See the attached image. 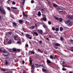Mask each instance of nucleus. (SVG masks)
I'll use <instances>...</instances> for the list:
<instances>
[{"instance_id": "0e129e2a", "label": "nucleus", "mask_w": 73, "mask_h": 73, "mask_svg": "<svg viewBox=\"0 0 73 73\" xmlns=\"http://www.w3.org/2000/svg\"><path fill=\"white\" fill-rule=\"evenodd\" d=\"M49 38H52V36H51V35H49Z\"/></svg>"}, {"instance_id": "6ab92c4d", "label": "nucleus", "mask_w": 73, "mask_h": 73, "mask_svg": "<svg viewBox=\"0 0 73 73\" xmlns=\"http://www.w3.org/2000/svg\"><path fill=\"white\" fill-rule=\"evenodd\" d=\"M33 33L36 36H38V33H37V32H34Z\"/></svg>"}, {"instance_id": "49530a36", "label": "nucleus", "mask_w": 73, "mask_h": 73, "mask_svg": "<svg viewBox=\"0 0 73 73\" xmlns=\"http://www.w3.org/2000/svg\"><path fill=\"white\" fill-rule=\"evenodd\" d=\"M35 65H36V68H38V64H35Z\"/></svg>"}, {"instance_id": "7ed1b4c3", "label": "nucleus", "mask_w": 73, "mask_h": 73, "mask_svg": "<svg viewBox=\"0 0 73 73\" xmlns=\"http://www.w3.org/2000/svg\"><path fill=\"white\" fill-rule=\"evenodd\" d=\"M25 36L26 37L28 38H29V39H30V40H31V39H32V36L28 34H25Z\"/></svg>"}, {"instance_id": "cd10ccee", "label": "nucleus", "mask_w": 73, "mask_h": 73, "mask_svg": "<svg viewBox=\"0 0 73 73\" xmlns=\"http://www.w3.org/2000/svg\"><path fill=\"white\" fill-rule=\"evenodd\" d=\"M54 19H56V20H58V18L57 17H56L54 16Z\"/></svg>"}, {"instance_id": "393cba45", "label": "nucleus", "mask_w": 73, "mask_h": 73, "mask_svg": "<svg viewBox=\"0 0 73 73\" xmlns=\"http://www.w3.org/2000/svg\"><path fill=\"white\" fill-rule=\"evenodd\" d=\"M41 12H40V11H39L38 12V16H41Z\"/></svg>"}, {"instance_id": "4be33fe9", "label": "nucleus", "mask_w": 73, "mask_h": 73, "mask_svg": "<svg viewBox=\"0 0 73 73\" xmlns=\"http://www.w3.org/2000/svg\"><path fill=\"white\" fill-rule=\"evenodd\" d=\"M70 25H73V22L71 21L69 23Z\"/></svg>"}, {"instance_id": "0eeeda50", "label": "nucleus", "mask_w": 73, "mask_h": 73, "mask_svg": "<svg viewBox=\"0 0 73 73\" xmlns=\"http://www.w3.org/2000/svg\"><path fill=\"white\" fill-rule=\"evenodd\" d=\"M52 5L54 7V8H57V7L58 6V5L56 4L55 3H53Z\"/></svg>"}, {"instance_id": "052dcab7", "label": "nucleus", "mask_w": 73, "mask_h": 73, "mask_svg": "<svg viewBox=\"0 0 73 73\" xmlns=\"http://www.w3.org/2000/svg\"><path fill=\"white\" fill-rule=\"evenodd\" d=\"M46 39H47V40H48V41L49 40V38H48V37H46Z\"/></svg>"}, {"instance_id": "20e7f679", "label": "nucleus", "mask_w": 73, "mask_h": 73, "mask_svg": "<svg viewBox=\"0 0 73 73\" xmlns=\"http://www.w3.org/2000/svg\"><path fill=\"white\" fill-rule=\"evenodd\" d=\"M13 38L15 41H20L21 39L20 38H19L16 36H13Z\"/></svg>"}, {"instance_id": "1a4fd4ad", "label": "nucleus", "mask_w": 73, "mask_h": 73, "mask_svg": "<svg viewBox=\"0 0 73 73\" xmlns=\"http://www.w3.org/2000/svg\"><path fill=\"white\" fill-rule=\"evenodd\" d=\"M23 16H25V17H28V15L27 14H25L24 12H23Z\"/></svg>"}, {"instance_id": "f704fd0d", "label": "nucleus", "mask_w": 73, "mask_h": 73, "mask_svg": "<svg viewBox=\"0 0 73 73\" xmlns=\"http://www.w3.org/2000/svg\"><path fill=\"white\" fill-rule=\"evenodd\" d=\"M62 70L63 71H65V70H66V68H62Z\"/></svg>"}, {"instance_id": "4c0bfd02", "label": "nucleus", "mask_w": 73, "mask_h": 73, "mask_svg": "<svg viewBox=\"0 0 73 73\" xmlns=\"http://www.w3.org/2000/svg\"><path fill=\"white\" fill-rule=\"evenodd\" d=\"M46 70L44 69V68H42V71H43V72H45V71H46Z\"/></svg>"}, {"instance_id": "a19ab883", "label": "nucleus", "mask_w": 73, "mask_h": 73, "mask_svg": "<svg viewBox=\"0 0 73 73\" xmlns=\"http://www.w3.org/2000/svg\"><path fill=\"white\" fill-rule=\"evenodd\" d=\"M62 30H63V28H62V27H61L60 28V31H62Z\"/></svg>"}, {"instance_id": "bb28decb", "label": "nucleus", "mask_w": 73, "mask_h": 73, "mask_svg": "<svg viewBox=\"0 0 73 73\" xmlns=\"http://www.w3.org/2000/svg\"><path fill=\"white\" fill-rule=\"evenodd\" d=\"M16 51H17V49L14 48H13V52H16Z\"/></svg>"}, {"instance_id": "79ce46f5", "label": "nucleus", "mask_w": 73, "mask_h": 73, "mask_svg": "<svg viewBox=\"0 0 73 73\" xmlns=\"http://www.w3.org/2000/svg\"><path fill=\"white\" fill-rule=\"evenodd\" d=\"M52 31H55V28H54V27H52Z\"/></svg>"}, {"instance_id": "f257e3e1", "label": "nucleus", "mask_w": 73, "mask_h": 73, "mask_svg": "<svg viewBox=\"0 0 73 73\" xmlns=\"http://www.w3.org/2000/svg\"><path fill=\"white\" fill-rule=\"evenodd\" d=\"M46 62L47 65L50 67L52 68L53 67V63L50 60L47 59L46 60Z\"/></svg>"}, {"instance_id": "39448f33", "label": "nucleus", "mask_w": 73, "mask_h": 73, "mask_svg": "<svg viewBox=\"0 0 73 73\" xmlns=\"http://www.w3.org/2000/svg\"><path fill=\"white\" fill-rule=\"evenodd\" d=\"M0 12H2L3 14H5V10L4 9L1 8H0Z\"/></svg>"}, {"instance_id": "4468645a", "label": "nucleus", "mask_w": 73, "mask_h": 73, "mask_svg": "<svg viewBox=\"0 0 73 73\" xmlns=\"http://www.w3.org/2000/svg\"><path fill=\"white\" fill-rule=\"evenodd\" d=\"M13 26H14V27H17V24H16V23L13 22Z\"/></svg>"}, {"instance_id": "f8f14e48", "label": "nucleus", "mask_w": 73, "mask_h": 73, "mask_svg": "<svg viewBox=\"0 0 73 73\" xmlns=\"http://www.w3.org/2000/svg\"><path fill=\"white\" fill-rule=\"evenodd\" d=\"M38 51L40 53H43V51L40 50L39 48H38Z\"/></svg>"}, {"instance_id": "c85d7f7f", "label": "nucleus", "mask_w": 73, "mask_h": 73, "mask_svg": "<svg viewBox=\"0 0 73 73\" xmlns=\"http://www.w3.org/2000/svg\"><path fill=\"white\" fill-rule=\"evenodd\" d=\"M48 23L49 25H51L52 24V23L50 21H48Z\"/></svg>"}, {"instance_id": "473e14b6", "label": "nucleus", "mask_w": 73, "mask_h": 73, "mask_svg": "<svg viewBox=\"0 0 73 73\" xmlns=\"http://www.w3.org/2000/svg\"><path fill=\"white\" fill-rule=\"evenodd\" d=\"M70 41L71 43L73 45V40H72V39H70Z\"/></svg>"}, {"instance_id": "69168bd1", "label": "nucleus", "mask_w": 73, "mask_h": 73, "mask_svg": "<svg viewBox=\"0 0 73 73\" xmlns=\"http://www.w3.org/2000/svg\"><path fill=\"white\" fill-rule=\"evenodd\" d=\"M54 48H55V49H57V48H58V47H56V46H55Z\"/></svg>"}, {"instance_id": "680f3d73", "label": "nucleus", "mask_w": 73, "mask_h": 73, "mask_svg": "<svg viewBox=\"0 0 73 73\" xmlns=\"http://www.w3.org/2000/svg\"><path fill=\"white\" fill-rule=\"evenodd\" d=\"M42 16H46L44 14H42Z\"/></svg>"}, {"instance_id": "ea45409f", "label": "nucleus", "mask_w": 73, "mask_h": 73, "mask_svg": "<svg viewBox=\"0 0 73 73\" xmlns=\"http://www.w3.org/2000/svg\"><path fill=\"white\" fill-rule=\"evenodd\" d=\"M59 31V29H58V28H56L55 29V31Z\"/></svg>"}, {"instance_id": "7c9ffc66", "label": "nucleus", "mask_w": 73, "mask_h": 73, "mask_svg": "<svg viewBox=\"0 0 73 73\" xmlns=\"http://www.w3.org/2000/svg\"><path fill=\"white\" fill-rule=\"evenodd\" d=\"M31 72L32 73H35V69H32L31 71Z\"/></svg>"}, {"instance_id": "423d86ee", "label": "nucleus", "mask_w": 73, "mask_h": 73, "mask_svg": "<svg viewBox=\"0 0 73 73\" xmlns=\"http://www.w3.org/2000/svg\"><path fill=\"white\" fill-rule=\"evenodd\" d=\"M67 17L68 19H70V20H73V15L70 16L68 15L67 16Z\"/></svg>"}, {"instance_id": "9d476101", "label": "nucleus", "mask_w": 73, "mask_h": 73, "mask_svg": "<svg viewBox=\"0 0 73 73\" xmlns=\"http://www.w3.org/2000/svg\"><path fill=\"white\" fill-rule=\"evenodd\" d=\"M70 20H67L66 21H65V24H67L68 23H70Z\"/></svg>"}, {"instance_id": "2eb2a0df", "label": "nucleus", "mask_w": 73, "mask_h": 73, "mask_svg": "<svg viewBox=\"0 0 73 73\" xmlns=\"http://www.w3.org/2000/svg\"><path fill=\"white\" fill-rule=\"evenodd\" d=\"M43 28H47L48 26H47L46 25L44 24L43 25Z\"/></svg>"}, {"instance_id": "603ef678", "label": "nucleus", "mask_w": 73, "mask_h": 73, "mask_svg": "<svg viewBox=\"0 0 73 73\" xmlns=\"http://www.w3.org/2000/svg\"><path fill=\"white\" fill-rule=\"evenodd\" d=\"M3 71H7V70H6L5 69H3Z\"/></svg>"}, {"instance_id": "e2e57ef3", "label": "nucleus", "mask_w": 73, "mask_h": 73, "mask_svg": "<svg viewBox=\"0 0 73 73\" xmlns=\"http://www.w3.org/2000/svg\"><path fill=\"white\" fill-rule=\"evenodd\" d=\"M23 73H26V72H25V70H23Z\"/></svg>"}, {"instance_id": "dca6fc26", "label": "nucleus", "mask_w": 73, "mask_h": 73, "mask_svg": "<svg viewBox=\"0 0 73 73\" xmlns=\"http://www.w3.org/2000/svg\"><path fill=\"white\" fill-rule=\"evenodd\" d=\"M42 20H44L45 21H46V17H44L42 18Z\"/></svg>"}, {"instance_id": "a211bd4d", "label": "nucleus", "mask_w": 73, "mask_h": 73, "mask_svg": "<svg viewBox=\"0 0 73 73\" xmlns=\"http://www.w3.org/2000/svg\"><path fill=\"white\" fill-rule=\"evenodd\" d=\"M60 40H61V41H64V38H63V37H62V36H61L60 37Z\"/></svg>"}, {"instance_id": "b1692460", "label": "nucleus", "mask_w": 73, "mask_h": 73, "mask_svg": "<svg viewBox=\"0 0 73 73\" xmlns=\"http://www.w3.org/2000/svg\"><path fill=\"white\" fill-rule=\"evenodd\" d=\"M35 28V27L34 26H32L31 27V29H33Z\"/></svg>"}, {"instance_id": "6e6d98bb", "label": "nucleus", "mask_w": 73, "mask_h": 73, "mask_svg": "<svg viewBox=\"0 0 73 73\" xmlns=\"http://www.w3.org/2000/svg\"><path fill=\"white\" fill-rule=\"evenodd\" d=\"M41 11H44L45 10L44 9H41Z\"/></svg>"}, {"instance_id": "864d4df0", "label": "nucleus", "mask_w": 73, "mask_h": 73, "mask_svg": "<svg viewBox=\"0 0 73 73\" xmlns=\"http://www.w3.org/2000/svg\"><path fill=\"white\" fill-rule=\"evenodd\" d=\"M21 30L22 31H24V30H25V28L24 27H23L22 29H21Z\"/></svg>"}, {"instance_id": "72a5a7b5", "label": "nucleus", "mask_w": 73, "mask_h": 73, "mask_svg": "<svg viewBox=\"0 0 73 73\" xmlns=\"http://www.w3.org/2000/svg\"><path fill=\"white\" fill-rule=\"evenodd\" d=\"M50 58L51 59H53V56L52 55H51L50 57Z\"/></svg>"}, {"instance_id": "37998d69", "label": "nucleus", "mask_w": 73, "mask_h": 73, "mask_svg": "<svg viewBox=\"0 0 73 73\" xmlns=\"http://www.w3.org/2000/svg\"><path fill=\"white\" fill-rule=\"evenodd\" d=\"M17 44H20V43H21V40H19V41H17Z\"/></svg>"}, {"instance_id": "13d9d810", "label": "nucleus", "mask_w": 73, "mask_h": 73, "mask_svg": "<svg viewBox=\"0 0 73 73\" xmlns=\"http://www.w3.org/2000/svg\"><path fill=\"white\" fill-rule=\"evenodd\" d=\"M24 63H25V62L24 61H22V64H24Z\"/></svg>"}, {"instance_id": "5fc2aeb1", "label": "nucleus", "mask_w": 73, "mask_h": 73, "mask_svg": "<svg viewBox=\"0 0 73 73\" xmlns=\"http://www.w3.org/2000/svg\"><path fill=\"white\" fill-rule=\"evenodd\" d=\"M29 46V45H28V44H26L25 45V46L26 47H28Z\"/></svg>"}, {"instance_id": "aec40b11", "label": "nucleus", "mask_w": 73, "mask_h": 73, "mask_svg": "<svg viewBox=\"0 0 73 73\" xmlns=\"http://www.w3.org/2000/svg\"><path fill=\"white\" fill-rule=\"evenodd\" d=\"M19 23L21 24V23H23V21H22L21 20H19Z\"/></svg>"}, {"instance_id": "5701e85b", "label": "nucleus", "mask_w": 73, "mask_h": 73, "mask_svg": "<svg viewBox=\"0 0 73 73\" xmlns=\"http://www.w3.org/2000/svg\"><path fill=\"white\" fill-rule=\"evenodd\" d=\"M29 62L31 65H32V61L30 59L29 60Z\"/></svg>"}, {"instance_id": "c03bdc74", "label": "nucleus", "mask_w": 73, "mask_h": 73, "mask_svg": "<svg viewBox=\"0 0 73 73\" xmlns=\"http://www.w3.org/2000/svg\"><path fill=\"white\" fill-rule=\"evenodd\" d=\"M17 52H20V51H21V50H20V49H17Z\"/></svg>"}, {"instance_id": "09e8293b", "label": "nucleus", "mask_w": 73, "mask_h": 73, "mask_svg": "<svg viewBox=\"0 0 73 73\" xmlns=\"http://www.w3.org/2000/svg\"><path fill=\"white\" fill-rule=\"evenodd\" d=\"M34 1L32 0L31 1V3H32V4H33V3H34Z\"/></svg>"}, {"instance_id": "ddd939ff", "label": "nucleus", "mask_w": 73, "mask_h": 73, "mask_svg": "<svg viewBox=\"0 0 73 73\" xmlns=\"http://www.w3.org/2000/svg\"><path fill=\"white\" fill-rule=\"evenodd\" d=\"M55 46H60V44L58 43H56L55 44Z\"/></svg>"}, {"instance_id": "a18cd8bd", "label": "nucleus", "mask_w": 73, "mask_h": 73, "mask_svg": "<svg viewBox=\"0 0 73 73\" xmlns=\"http://www.w3.org/2000/svg\"><path fill=\"white\" fill-rule=\"evenodd\" d=\"M9 35H11V34H12V32H9L8 33Z\"/></svg>"}, {"instance_id": "bf43d9fd", "label": "nucleus", "mask_w": 73, "mask_h": 73, "mask_svg": "<svg viewBox=\"0 0 73 73\" xmlns=\"http://www.w3.org/2000/svg\"><path fill=\"white\" fill-rule=\"evenodd\" d=\"M58 12H63V11H58Z\"/></svg>"}, {"instance_id": "c9c22d12", "label": "nucleus", "mask_w": 73, "mask_h": 73, "mask_svg": "<svg viewBox=\"0 0 73 73\" xmlns=\"http://www.w3.org/2000/svg\"><path fill=\"white\" fill-rule=\"evenodd\" d=\"M56 9L57 11H58L59 10H61V9H60V7L56 8Z\"/></svg>"}, {"instance_id": "9b49d317", "label": "nucleus", "mask_w": 73, "mask_h": 73, "mask_svg": "<svg viewBox=\"0 0 73 73\" xmlns=\"http://www.w3.org/2000/svg\"><path fill=\"white\" fill-rule=\"evenodd\" d=\"M12 40L10 39L8 42V44H12Z\"/></svg>"}, {"instance_id": "f3484780", "label": "nucleus", "mask_w": 73, "mask_h": 73, "mask_svg": "<svg viewBox=\"0 0 73 73\" xmlns=\"http://www.w3.org/2000/svg\"><path fill=\"white\" fill-rule=\"evenodd\" d=\"M58 20L59 21H60V22H62V19L61 18H59L58 19Z\"/></svg>"}, {"instance_id": "2f4dec72", "label": "nucleus", "mask_w": 73, "mask_h": 73, "mask_svg": "<svg viewBox=\"0 0 73 73\" xmlns=\"http://www.w3.org/2000/svg\"><path fill=\"white\" fill-rule=\"evenodd\" d=\"M5 64L6 65H8V62H7V60H5Z\"/></svg>"}, {"instance_id": "6e6552de", "label": "nucleus", "mask_w": 73, "mask_h": 73, "mask_svg": "<svg viewBox=\"0 0 73 73\" xmlns=\"http://www.w3.org/2000/svg\"><path fill=\"white\" fill-rule=\"evenodd\" d=\"M38 32L40 34H42L43 33V31L42 30H38Z\"/></svg>"}, {"instance_id": "a878e982", "label": "nucleus", "mask_w": 73, "mask_h": 73, "mask_svg": "<svg viewBox=\"0 0 73 73\" xmlns=\"http://www.w3.org/2000/svg\"><path fill=\"white\" fill-rule=\"evenodd\" d=\"M21 0V1H23L22 5H24V4H25V0Z\"/></svg>"}, {"instance_id": "774afa93", "label": "nucleus", "mask_w": 73, "mask_h": 73, "mask_svg": "<svg viewBox=\"0 0 73 73\" xmlns=\"http://www.w3.org/2000/svg\"><path fill=\"white\" fill-rule=\"evenodd\" d=\"M68 73H73V72H72V71H70V72H69Z\"/></svg>"}, {"instance_id": "de8ad7c7", "label": "nucleus", "mask_w": 73, "mask_h": 73, "mask_svg": "<svg viewBox=\"0 0 73 73\" xmlns=\"http://www.w3.org/2000/svg\"><path fill=\"white\" fill-rule=\"evenodd\" d=\"M12 4H13V5H15V4H16V3L15 2V1H13Z\"/></svg>"}, {"instance_id": "8fccbe9b", "label": "nucleus", "mask_w": 73, "mask_h": 73, "mask_svg": "<svg viewBox=\"0 0 73 73\" xmlns=\"http://www.w3.org/2000/svg\"><path fill=\"white\" fill-rule=\"evenodd\" d=\"M45 29H46V31H49V29L48 28V27L47 28Z\"/></svg>"}, {"instance_id": "338daca9", "label": "nucleus", "mask_w": 73, "mask_h": 73, "mask_svg": "<svg viewBox=\"0 0 73 73\" xmlns=\"http://www.w3.org/2000/svg\"><path fill=\"white\" fill-rule=\"evenodd\" d=\"M62 64H65V62H63Z\"/></svg>"}, {"instance_id": "c756f323", "label": "nucleus", "mask_w": 73, "mask_h": 73, "mask_svg": "<svg viewBox=\"0 0 73 73\" xmlns=\"http://www.w3.org/2000/svg\"><path fill=\"white\" fill-rule=\"evenodd\" d=\"M30 53L31 54H35V52L34 51H30Z\"/></svg>"}, {"instance_id": "e433bc0d", "label": "nucleus", "mask_w": 73, "mask_h": 73, "mask_svg": "<svg viewBox=\"0 0 73 73\" xmlns=\"http://www.w3.org/2000/svg\"><path fill=\"white\" fill-rule=\"evenodd\" d=\"M7 9L8 11H10L11 10V8L9 7H7Z\"/></svg>"}, {"instance_id": "f03ea898", "label": "nucleus", "mask_w": 73, "mask_h": 73, "mask_svg": "<svg viewBox=\"0 0 73 73\" xmlns=\"http://www.w3.org/2000/svg\"><path fill=\"white\" fill-rule=\"evenodd\" d=\"M0 51L2 53H7V54H2V55L4 57H7V56H8L9 54L8 52H6V51L5 50H1V49H0Z\"/></svg>"}, {"instance_id": "3c124183", "label": "nucleus", "mask_w": 73, "mask_h": 73, "mask_svg": "<svg viewBox=\"0 0 73 73\" xmlns=\"http://www.w3.org/2000/svg\"><path fill=\"white\" fill-rule=\"evenodd\" d=\"M12 9H17V8L16 7H12Z\"/></svg>"}, {"instance_id": "58836bf2", "label": "nucleus", "mask_w": 73, "mask_h": 73, "mask_svg": "<svg viewBox=\"0 0 73 73\" xmlns=\"http://www.w3.org/2000/svg\"><path fill=\"white\" fill-rule=\"evenodd\" d=\"M46 70L44 69V68H42V71H43V72H45V71H46Z\"/></svg>"}, {"instance_id": "4d7b16f0", "label": "nucleus", "mask_w": 73, "mask_h": 73, "mask_svg": "<svg viewBox=\"0 0 73 73\" xmlns=\"http://www.w3.org/2000/svg\"><path fill=\"white\" fill-rule=\"evenodd\" d=\"M39 42L40 44H42V41L41 40H40L39 41Z\"/></svg>"}, {"instance_id": "412c9836", "label": "nucleus", "mask_w": 73, "mask_h": 73, "mask_svg": "<svg viewBox=\"0 0 73 73\" xmlns=\"http://www.w3.org/2000/svg\"><path fill=\"white\" fill-rule=\"evenodd\" d=\"M34 68H35V66L34 64H33L31 67V69H34Z\"/></svg>"}]
</instances>
